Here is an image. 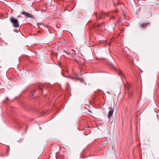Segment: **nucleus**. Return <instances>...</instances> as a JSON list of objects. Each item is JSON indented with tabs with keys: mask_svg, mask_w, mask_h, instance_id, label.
Returning a JSON list of instances; mask_svg holds the SVG:
<instances>
[{
	"mask_svg": "<svg viewBox=\"0 0 159 159\" xmlns=\"http://www.w3.org/2000/svg\"><path fill=\"white\" fill-rule=\"evenodd\" d=\"M75 75H76V76H77V77L78 76V75L77 74H75Z\"/></svg>",
	"mask_w": 159,
	"mask_h": 159,
	"instance_id": "obj_14",
	"label": "nucleus"
},
{
	"mask_svg": "<svg viewBox=\"0 0 159 159\" xmlns=\"http://www.w3.org/2000/svg\"><path fill=\"white\" fill-rule=\"evenodd\" d=\"M85 157H84L83 156V158H84Z\"/></svg>",
	"mask_w": 159,
	"mask_h": 159,
	"instance_id": "obj_16",
	"label": "nucleus"
},
{
	"mask_svg": "<svg viewBox=\"0 0 159 159\" xmlns=\"http://www.w3.org/2000/svg\"><path fill=\"white\" fill-rule=\"evenodd\" d=\"M109 109L110 111H109L107 115V117L108 118H109L113 115V113L114 112V107H109Z\"/></svg>",
	"mask_w": 159,
	"mask_h": 159,
	"instance_id": "obj_4",
	"label": "nucleus"
},
{
	"mask_svg": "<svg viewBox=\"0 0 159 159\" xmlns=\"http://www.w3.org/2000/svg\"><path fill=\"white\" fill-rule=\"evenodd\" d=\"M132 93H133L132 92H130L129 93V95H132Z\"/></svg>",
	"mask_w": 159,
	"mask_h": 159,
	"instance_id": "obj_12",
	"label": "nucleus"
},
{
	"mask_svg": "<svg viewBox=\"0 0 159 159\" xmlns=\"http://www.w3.org/2000/svg\"><path fill=\"white\" fill-rule=\"evenodd\" d=\"M76 79L77 80H79L80 81H81L82 82L83 81V80L82 78L77 79L76 78Z\"/></svg>",
	"mask_w": 159,
	"mask_h": 159,
	"instance_id": "obj_9",
	"label": "nucleus"
},
{
	"mask_svg": "<svg viewBox=\"0 0 159 159\" xmlns=\"http://www.w3.org/2000/svg\"><path fill=\"white\" fill-rule=\"evenodd\" d=\"M21 14L25 15L26 17L33 18V16L30 13L26 12L25 11H22L21 12Z\"/></svg>",
	"mask_w": 159,
	"mask_h": 159,
	"instance_id": "obj_5",
	"label": "nucleus"
},
{
	"mask_svg": "<svg viewBox=\"0 0 159 159\" xmlns=\"http://www.w3.org/2000/svg\"><path fill=\"white\" fill-rule=\"evenodd\" d=\"M126 86H128V85H126ZM127 87V89H128H128H129V87Z\"/></svg>",
	"mask_w": 159,
	"mask_h": 159,
	"instance_id": "obj_15",
	"label": "nucleus"
},
{
	"mask_svg": "<svg viewBox=\"0 0 159 159\" xmlns=\"http://www.w3.org/2000/svg\"><path fill=\"white\" fill-rule=\"evenodd\" d=\"M116 13V11H113V12H111L109 13L108 14V16H110V19H111L112 18L113 19H115V16H112L113 15V14H115Z\"/></svg>",
	"mask_w": 159,
	"mask_h": 159,
	"instance_id": "obj_6",
	"label": "nucleus"
},
{
	"mask_svg": "<svg viewBox=\"0 0 159 159\" xmlns=\"http://www.w3.org/2000/svg\"><path fill=\"white\" fill-rule=\"evenodd\" d=\"M68 78H70L71 79H76V78H75L74 77H72L71 76H69V77H68Z\"/></svg>",
	"mask_w": 159,
	"mask_h": 159,
	"instance_id": "obj_11",
	"label": "nucleus"
},
{
	"mask_svg": "<svg viewBox=\"0 0 159 159\" xmlns=\"http://www.w3.org/2000/svg\"><path fill=\"white\" fill-rule=\"evenodd\" d=\"M35 91H36V90H34V91L33 93H32V95H33L34 93L35 92Z\"/></svg>",
	"mask_w": 159,
	"mask_h": 159,
	"instance_id": "obj_13",
	"label": "nucleus"
},
{
	"mask_svg": "<svg viewBox=\"0 0 159 159\" xmlns=\"http://www.w3.org/2000/svg\"><path fill=\"white\" fill-rule=\"evenodd\" d=\"M104 23V22H102V23H101L99 24H98L97 26V27H98V28H99L101 26H102L103 24Z\"/></svg>",
	"mask_w": 159,
	"mask_h": 159,
	"instance_id": "obj_8",
	"label": "nucleus"
},
{
	"mask_svg": "<svg viewBox=\"0 0 159 159\" xmlns=\"http://www.w3.org/2000/svg\"><path fill=\"white\" fill-rule=\"evenodd\" d=\"M150 23H143L142 24V26H141V28H146L148 25H150Z\"/></svg>",
	"mask_w": 159,
	"mask_h": 159,
	"instance_id": "obj_7",
	"label": "nucleus"
},
{
	"mask_svg": "<svg viewBox=\"0 0 159 159\" xmlns=\"http://www.w3.org/2000/svg\"><path fill=\"white\" fill-rule=\"evenodd\" d=\"M114 67L115 70L117 72V74H118L119 75H120L121 78H123V77L125 78V75L123 72L121 70H120V69H118L115 67Z\"/></svg>",
	"mask_w": 159,
	"mask_h": 159,
	"instance_id": "obj_3",
	"label": "nucleus"
},
{
	"mask_svg": "<svg viewBox=\"0 0 159 159\" xmlns=\"http://www.w3.org/2000/svg\"><path fill=\"white\" fill-rule=\"evenodd\" d=\"M37 25H38V28H40V27L39 25H43V24L42 23H37Z\"/></svg>",
	"mask_w": 159,
	"mask_h": 159,
	"instance_id": "obj_10",
	"label": "nucleus"
},
{
	"mask_svg": "<svg viewBox=\"0 0 159 159\" xmlns=\"http://www.w3.org/2000/svg\"><path fill=\"white\" fill-rule=\"evenodd\" d=\"M20 17V16H18V17Z\"/></svg>",
	"mask_w": 159,
	"mask_h": 159,
	"instance_id": "obj_17",
	"label": "nucleus"
},
{
	"mask_svg": "<svg viewBox=\"0 0 159 159\" xmlns=\"http://www.w3.org/2000/svg\"><path fill=\"white\" fill-rule=\"evenodd\" d=\"M9 20L14 27L18 28L19 27V23L18 20L14 18L13 16L11 17L10 18Z\"/></svg>",
	"mask_w": 159,
	"mask_h": 159,
	"instance_id": "obj_1",
	"label": "nucleus"
},
{
	"mask_svg": "<svg viewBox=\"0 0 159 159\" xmlns=\"http://www.w3.org/2000/svg\"><path fill=\"white\" fill-rule=\"evenodd\" d=\"M108 16V14L105 13L103 12H101L99 16H97V20L98 19H102L105 18L106 16Z\"/></svg>",
	"mask_w": 159,
	"mask_h": 159,
	"instance_id": "obj_2",
	"label": "nucleus"
}]
</instances>
